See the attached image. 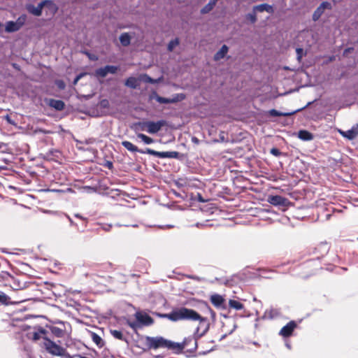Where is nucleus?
<instances>
[{"instance_id":"e433bc0d","label":"nucleus","mask_w":358,"mask_h":358,"mask_svg":"<svg viewBox=\"0 0 358 358\" xmlns=\"http://www.w3.org/2000/svg\"><path fill=\"white\" fill-rule=\"evenodd\" d=\"M270 153L275 157H279L282 155L280 150L276 148H273L270 150Z\"/></svg>"},{"instance_id":"f8f14e48","label":"nucleus","mask_w":358,"mask_h":358,"mask_svg":"<svg viewBox=\"0 0 358 358\" xmlns=\"http://www.w3.org/2000/svg\"><path fill=\"white\" fill-rule=\"evenodd\" d=\"M210 300L212 304L217 308L224 309L226 308L224 304L225 300L224 297L218 294H214L211 295Z\"/></svg>"},{"instance_id":"c03bdc74","label":"nucleus","mask_w":358,"mask_h":358,"mask_svg":"<svg viewBox=\"0 0 358 358\" xmlns=\"http://www.w3.org/2000/svg\"><path fill=\"white\" fill-rule=\"evenodd\" d=\"M320 248L324 249V250L327 252L329 250V247L327 243H322L320 245Z\"/></svg>"},{"instance_id":"5701e85b","label":"nucleus","mask_w":358,"mask_h":358,"mask_svg":"<svg viewBox=\"0 0 358 358\" xmlns=\"http://www.w3.org/2000/svg\"><path fill=\"white\" fill-rule=\"evenodd\" d=\"M125 85L130 88L136 89L138 85V80L134 77H129L126 80Z\"/></svg>"},{"instance_id":"3c124183","label":"nucleus","mask_w":358,"mask_h":358,"mask_svg":"<svg viewBox=\"0 0 358 358\" xmlns=\"http://www.w3.org/2000/svg\"><path fill=\"white\" fill-rule=\"evenodd\" d=\"M353 48H348V49H345V51H344V55L347 54L348 52H349L351 50H352Z\"/></svg>"},{"instance_id":"58836bf2","label":"nucleus","mask_w":358,"mask_h":358,"mask_svg":"<svg viewBox=\"0 0 358 358\" xmlns=\"http://www.w3.org/2000/svg\"><path fill=\"white\" fill-rule=\"evenodd\" d=\"M208 310L209 313L210 314L212 320L215 321V318H216L215 313L209 307L208 308Z\"/></svg>"},{"instance_id":"4be33fe9","label":"nucleus","mask_w":358,"mask_h":358,"mask_svg":"<svg viewBox=\"0 0 358 358\" xmlns=\"http://www.w3.org/2000/svg\"><path fill=\"white\" fill-rule=\"evenodd\" d=\"M217 2V0H210L208 3H207L201 10V13L202 14H206L208 13L210 11H211L214 6H215V3Z\"/></svg>"},{"instance_id":"f3484780","label":"nucleus","mask_w":358,"mask_h":358,"mask_svg":"<svg viewBox=\"0 0 358 358\" xmlns=\"http://www.w3.org/2000/svg\"><path fill=\"white\" fill-rule=\"evenodd\" d=\"M49 106L57 110H62L65 107V104L63 101L57 99H50L49 101Z\"/></svg>"},{"instance_id":"79ce46f5","label":"nucleus","mask_w":358,"mask_h":358,"mask_svg":"<svg viewBox=\"0 0 358 358\" xmlns=\"http://www.w3.org/2000/svg\"><path fill=\"white\" fill-rule=\"evenodd\" d=\"M57 85L59 87V88L60 89H64L65 87V84L63 81L62 80H58L57 81Z\"/></svg>"},{"instance_id":"4c0bfd02","label":"nucleus","mask_w":358,"mask_h":358,"mask_svg":"<svg viewBox=\"0 0 358 358\" xmlns=\"http://www.w3.org/2000/svg\"><path fill=\"white\" fill-rule=\"evenodd\" d=\"M296 52L297 55V59L300 61L303 56V49L300 48H296Z\"/></svg>"},{"instance_id":"f03ea898","label":"nucleus","mask_w":358,"mask_h":358,"mask_svg":"<svg viewBox=\"0 0 358 358\" xmlns=\"http://www.w3.org/2000/svg\"><path fill=\"white\" fill-rule=\"evenodd\" d=\"M189 341H193V339L189 338L182 343H175L162 336L145 337L146 345L149 349L166 348L176 352H181Z\"/></svg>"},{"instance_id":"37998d69","label":"nucleus","mask_w":358,"mask_h":358,"mask_svg":"<svg viewBox=\"0 0 358 358\" xmlns=\"http://www.w3.org/2000/svg\"><path fill=\"white\" fill-rule=\"evenodd\" d=\"M66 217H67V219L69 220V222H70V224L71 226H75V227H78V224H76L73 220L68 215H66Z\"/></svg>"},{"instance_id":"a211bd4d","label":"nucleus","mask_w":358,"mask_h":358,"mask_svg":"<svg viewBox=\"0 0 358 358\" xmlns=\"http://www.w3.org/2000/svg\"><path fill=\"white\" fill-rule=\"evenodd\" d=\"M20 28L14 21H8L6 24L5 30L8 33L15 32L20 30Z\"/></svg>"},{"instance_id":"de8ad7c7","label":"nucleus","mask_w":358,"mask_h":358,"mask_svg":"<svg viewBox=\"0 0 358 358\" xmlns=\"http://www.w3.org/2000/svg\"><path fill=\"white\" fill-rule=\"evenodd\" d=\"M192 141L193 143H199V140H198V138H196V137H193V138H192Z\"/></svg>"},{"instance_id":"473e14b6","label":"nucleus","mask_w":358,"mask_h":358,"mask_svg":"<svg viewBox=\"0 0 358 358\" xmlns=\"http://www.w3.org/2000/svg\"><path fill=\"white\" fill-rule=\"evenodd\" d=\"M256 13L257 12H255L252 10V13H248L246 15H245V18L250 22V23L252 24H254L257 21V16H256Z\"/></svg>"},{"instance_id":"f704fd0d","label":"nucleus","mask_w":358,"mask_h":358,"mask_svg":"<svg viewBox=\"0 0 358 358\" xmlns=\"http://www.w3.org/2000/svg\"><path fill=\"white\" fill-rule=\"evenodd\" d=\"M179 44V41L178 38L171 40L168 44V50L169 51H172L175 47H176Z\"/></svg>"},{"instance_id":"7ed1b4c3","label":"nucleus","mask_w":358,"mask_h":358,"mask_svg":"<svg viewBox=\"0 0 358 358\" xmlns=\"http://www.w3.org/2000/svg\"><path fill=\"white\" fill-rule=\"evenodd\" d=\"M122 145L124 148L131 152H140L142 154H148L159 158H171L177 159L179 157L180 153L176 151L170 152H158L150 148H147L145 151L138 150L137 146L134 145L129 141H124L122 142Z\"/></svg>"},{"instance_id":"dca6fc26","label":"nucleus","mask_w":358,"mask_h":358,"mask_svg":"<svg viewBox=\"0 0 358 358\" xmlns=\"http://www.w3.org/2000/svg\"><path fill=\"white\" fill-rule=\"evenodd\" d=\"M189 338H192V339H193V341H187V345H185V346L183 348V349L187 348L190 345V344L192 343V345L191 346V348H188V350H189V351L196 350V349L197 348V340L199 338H198L196 336V335L194 334V336H189L188 338H185L182 342H184L185 340L189 339Z\"/></svg>"},{"instance_id":"2eb2a0df","label":"nucleus","mask_w":358,"mask_h":358,"mask_svg":"<svg viewBox=\"0 0 358 358\" xmlns=\"http://www.w3.org/2000/svg\"><path fill=\"white\" fill-rule=\"evenodd\" d=\"M253 11L255 12H267L268 13H273L274 10L272 6L267 3H262L253 7Z\"/></svg>"},{"instance_id":"a19ab883","label":"nucleus","mask_w":358,"mask_h":358,"mask_svg":"<svg viewBox=\"0 0 358 358\" xmlns=\"http://www.w3.org/2000/svg\"><path fill=\"white\" fill-rule=\"evenodd\" d=\"M273 311V310H266L265 317L272 319L273 317V315L272 314Z\"/></svg>"},{"instance_id":"603ef678","label":"nucleus","mask_w":358,"mask_h":358,"mask_svg":"<svg viewBox=\"0 0 358 358\" xmlns=\"http://www.w3.org/2000/svg\"><path fill=\"white\" fill-rule=\"evenodd\" d=\"M5 169H6V166H0V171H2V170H5Z\"/></svg>"},{"instance_id":"4468645a","label":"nucleus","mask_w":358,"mask_h":358,"mask_svg":"<svg viewBox=\"0 0 358 358\" xmlns=\"http://www.w3.org/2000/svg\"><path fill=\"white\" fill-rule=\"evenodd\" d=\"M339 133L342 136L349 139L352 140L358 136V124H356L352 126L350 129L347 131H339Z\"/></svg>"},{"instance_id":"aec40b11","label":"nucleus","mask_w":358,"mask_h":358,"mask_svg":"<svg viewBox=\"0 0 358 358\" xmlns=\"http://www.w3.org/2000/svg\"><path fill=\"white\" fill-rule=\"evenodd\" d=\"M228 47L226 45H223L220 50L215 55L214 59L217 61L225 57L228 52Z\"/></svg>"},{"instance_id":"72a5a7b5","label":"nucleus","mask_w":358,"mask_h":358,"mask_svg":"<svg viewBox=\"0 0 358 358\" xmlns=\"http://www.w3.org/2000/svg\"><path fill=\"white\" fill-rule=\"evenodd\" d=\"M27 20V15L23 14L21 15L15 21L17 25L21 28L25 23Z\"/></svg>"},{"instance_id":"49530a36","label":"nucleus","mask_w":358,"mask_h":358,"mask_svg":"<svg viewBox=\"0 0 358 358\" xmlns=\"http://www.w3.org/2000/svg\"><path fill=\"white\" fill-rule=\"evenodd\" d=\"M111 227H112V226L110 224H105L103 226L102 228L104 231H108L110 229Z\"/></svg>"},{"instance_id":"6e6d98bb","label":"nucleus","mask_w":358,"mask_h":358,"mask_svg":"<svg viewBox=\"0 0 358 358\" xmlns=\"http://www.w3.org/2000/svg\"><path fill=\"white\" fill-rule=\"evenodd\" d=\"M13 66L14 68L17 69V65L16 64H13Z\"/></svg>"},{"instance_id":"bb28decb","label":"nucleus","mask_w":358,"mask_h":358,"mask_svg":"<svg viewBox=\"0 0 358 358\" xmlns=\"http://www.w3.org/2000/svg\"><path fill=\"white\" fill-rule=\"evenodd\" d=\"M45 334H46V331L45 329H43V328H41L37 331L34 332L32 338L34 341L39 340L41 338H43L45 339V338H46L45 337Z\"/></svg>"},{"instance_id":"f257e3e1","label":"nucleus","mask_w":358,"mask_h":358,"mask_svg":"<svg viewBox=\"0 0 358 358\" xmlns=\"http://www.w3.org/2000/svg\"><path fill=\"white\" fill-rule=\"evenodd\" d=\"M158 316L169 319L172 322L180 320L199 321V326L194 332L198 338L205 335L210 328V322L207 317H202L194 310L185 307L175 308L169 313H159Z\"/></svg>"},{"instance_id":"6ab92c4d","label":"nucleus","mask_w":358,"mask_h":358,"mask_svg":"<svg viewBox=\"0 0 358 358\" xmlns=\"http://www.w3.org/2000/svg\"><path fill=\"white\" fill-rule=\"evenodd\" d=\"M90 337L92 341L99 347L102 348L104 345L103 340L97 334L90 332Z\"/></svg>"},{"instance_id":"b1692460","label":"nucleus","mask_w":358,"mask_h":358,"mask_svg":"<svg viewBox=\"0 0 358 358\" xmlns=\"http://www.w3.org/2000/svg\"><path fill=\"white\" fill-rule=\"evenodd\" d=\"M229 308L237 310H242L244 308V306L243 303H241V302H239L236 300H234V299H230L229 301Z\"/></svg>"},{"instance_id":"a18cd8bd","label":"nucleus","mask_w":358,"mask_h":358,"mask_svg":"<svg viewBox=\"0 0 358 358\" xmlns=\"http://www.w3.org/2000/svg\"><path fill=\"white\" fill-rule=\"evenodd\" d=\"M84 76V73H80L78 75L76 78L74 79L73 83L76 84L78 81Z\"/></svg>"},{"instance_id":"c85d7f7f","label":"nucleus","mask_w":358,"mask_h":358,"mask_svg":"<svg viewBox=\"0 0 358 358\" xmlns=\"http://www.w3.org/2000/svg\"><path fill=\"white\" fill-rule=\"evenodd\" d=\"M137 137L141 139L143 141V143L147 145L151 144L154 142V140L152 138L141 133L138 134Z\"/></svg>"},{"instance_id":"ea45409f","label":"nucleus","mask_w":358,"mask_h":358,"mask_svg":"<svg viewBox=\"0 0 358 358\" xmlns=\"http://www.w3.org/2000/svg\"><path fill=\"white\" fill-rule=\"evenodd\" d=\"M74 216H75L76 217H77V218H79V219H80V220H83V222H84V226H85V227H86V225H87V219H86V218L83 217L81 215H80V214H78V213L75 214V215H74Z\"/></svg>"},{"instance_id":"4d7b16f0","label":"nucleus","mask_w":358,"mask_h":358,"mask_svg":"<svg viewBox=\"0 0 358 358\" xmlns=\"http://www.w3.org/2000/svg\"><path fill=\"white\" fill-rule=\"evenodd\" d=\"M16 289H20V286H19V285H17V287H16Z\"/></svg>"},{"instance_id":"9d476101","label":"nucleus","mask_w":358,"mask_h":358,"mask_svg":"<svg viewBox=\"0 0 358 358\" xmlns=\"http://www.w3.org/2000/svg\"><path fill=\"white\" fill-rule=\"evenodd\" d=\"M296 326V323L294 321H290L281 329L279 334L283 337H289L292 335Z\"/></svg>"},{"instance_id":"20e7f679","label":"nucleus","mask_w":358,"mask_h":358,"mask_svg":"<svg viewBox=\"0 0 358 358\" xmlns=\"http://www.w3.org/2000/svg\"><path fill=\"white\" fill-rule=\"evenodd\" d=\"M136 321H127V324L129 325L135 331L143 326H150L153 324V319L147 313L143 312H136L135 313Z\"/></svg>"},{"instance_id":"c756f323","label":"nucleus","mask_w":358,"mask_h":358,"mask_svg":"<svg viewBox=\"0 0 358 358\" xmlns=\"http://www.w3.org/2000/svg\"><path fill=\"white\" fill-rule=\"evenodd\" d=\"M293 113H280V112L278 111L275 109H271L269 110V114L273 117L287 116V115H292Z\"/></svg>"},{"instance_id":"09e8293b","label":"nucleus","mask_w":358,"mask_h":358,"mask_svg":"<svg viewBox=\"0 0 358 358\" xmlns=\"http://www.w3.org/2000/svg\"><path fill=\"white\" fill-rule=\"evenodd\" d=\"M107 103H108V101H106V100H103V101H101V105H102L103 107H106Z\"/></svg>"},{"instance_id":"0eeeda50","label":"nucleus","mask_w":358,"mask_h":358,"mask_svg":"<svg viewBox=\"0 0 358 358\" xmlns=\"http://www.w3.org/2000/svg\"><path fill=\"white\" fill-rule=\"evenodd\" d=\"M118 67L116 66L106 65L104 67H101L95 71V76L97 77L104 78L108 73H116Z\"/></svg>"},{"instance_id":"c9c22d12","label":"nucleus","mask_w":358,"mask_h":358,"mask_svg":"<svg viewBox=\"0 0 358 358\" xmlns=\"http://www.w3.org/2000/svg\"><path fill=\"white\" fill-rule=\"evenodd\" d=\"M143 78H144V79H143L144 81L146 83H151V84H156L157 83V80L152 78L151 77H150L148 75H144Z\"/></svg>"},{"instance_id":"9b49d317","label":"nucleus","mask_w":358,"mask_h":358,"mask_svg":"<svg viewBox=\"0 0 358 358\" xmlns=\"http://www.w3.org/2000/svg\"><path fill=\"white\" fill-rule=\"evenodd\" d=\"M268 201L273 206H286L288 203V199L279 195L270 196L268 198Z\"/></svg>"},{"instance_id":"8fccbe9b","label":"nucleus","mask_w":358,"mask_h":358,"mask_svg":"<svg viewBox=\"0 0 358 358\" xmlns=\"http://www.w3.org/2000/svg\"><path fill=\"white\" fill-rule=\"evenodd\" d=\"M107 166L108 168H112L113 167V163L110 162H107Z\"/></svg>"},{"instance_id":"393cba45","label":"nucleus","mask_w":358,"mask_h":358,"mask_svg":"<svg viewBox=\"0 0 358 358\" xmlns=\"http://www.w3.org/2000/svg\"><path fill=\"white\" fill-rule=\"evenodd\" d=\"M130 41V36L127 33H123L120 36V41L123 46L129 45Z\"/></svg>"},{"instance_id":"13d9d810","label":"nucleus","mask_w":358,"mask_h":358,"mask_svg":"<svg viewBox=\"0 0 358 358\" xmlns=\"http://www.w3.org/2000/svg\"><path fill=\"white\" fill-rule=\"evenodd\" d=\"M287 347L290 348V345L289 344H287Z\"/></svg>"},{"instance_id":"7c9ffc66","label":"nucleus","mask_w":358,"mask_h":358,"mask_svg":"<svg viewBox=\"0 0 358 358\" xmlns=\"http://www.w3.org/2000/svg\"><path fill=\"white\" fill-rule=\"evenodd\" d=\"M51 331L55 336L59 338L62 337L64 334V331L57 327H52Z\"/></svg>"},{"instance_id":"bf43d9fd","label":"nucleus","mask_w":358,"mask_h":358,"mask_svg":"<svg viewBox=\"0 0 358 358\" xmlns=\"http://www.w3.org/2000/svg\"><path fill=\"white\" fill-rule=\"evenodd\" d=\"M7 117V120H8V121H10V120H9V117H8V115H7V117Z\"/></svg>"},{"instance_id":"cd10ccee","label":"nucleus","mask_w":358,"mask_h":358,"mask_svg":"<svg viewBox=\"0 0 358 358\" xmlns=\"http://www.w3.org/2000/svg\"><path fill=\"white\" fill-rule=\"evenodd\" d=\"M148 121L147 122H138L134 124L135 131H146L148 128Z\"/></svg>"},{"instance_id":"1a4fd4ad","label":"nucleus","mask_w":358,"mask_h":358,"mask_svg":"<svg viewBox=\"0 0 358 358\" xmlns=\"http://www.w3.org/2000/svg\"><path fill=\"white\" fill-rule=\"evenodd\" d=\"M331 8L332 6L329 2H322L313 14V21H317L321 17V15L324 13L325 9L331 10Z\"/></svg>"},{"instance_id":"39448f33","label":"nucleus","mask_w":358,"mask_h":358,"mask_svg":"<svg viewBox=\"0 0 358 358\" xmlns=\"http://www.w3.org/2000/svg\"><path fill=\"white\" fill-rule=\"evenodd\" d=\"M43 346L45 347L47 351L55 355H62L63 351L62 348H61L59 345H57L55 343L48 338H45V341L43 342Z\"/></svg>"},{"instance_id":"2f4dec72","label":"nucleus","mask_w":358,"mask_h":358,"mask_svg":"<svg viewBox=\"0 0 358 358\" xmlns=\"http://www.w3.org/2000/svg\"><path fill=\"white\" fill-rule=\"evenodd\" d=\"M10 303V297L5 293L0 292V304L8 305Z\"/></svg>"},{"instance_id":"864d4df0","label":"nucleus","mask_w":358,"mask_h":358,"mask_svg":"<svg viewBox=\"0 0 358 358\" xmlns=\"http://www.w3.org/2000/svg\"><path fill=\"white\" fill-rule=\"evenodd\" d=\"M3 161L4 162V163H5L6 164H7L8 163V162H9V161H8V160H7L6 159H3Z\"/></svg>"},{"instance_id":"6e6552de","label":"nucleus","mask_w":358,"mask_h":358,"mask_svg":"<svg viewBox=\"0 0 358 358\" xmlns=\"http://www.w3.org/2000/svg\"><path fill=\"white\" fill-rule=\"evenodd\" d=\"M165 120H159L157 122L148 121V128L146 131L149 134H156L161 130V129L165 126Z\"/></svg>"},{"instance_id":"423d86ee","label":"nucleus","mask_w":358,"mask_h":358,"mask_svg":"<svg viewBox=\"0 0 358 358\" xmlns=\"http://www.w3.org/2000/svg\"><path fill=\"white\" fill-rule=\"evenodd\" d=\"M154 97L156 101L160 103H173L183 100L185 99V95L183 94H175L173 98H165L160 96L155 93Z\"/></svg>"},{"instance_id":"5fc2aeb1","label":"nucleus","mask_w":358,"mask_h":358,"mask_svg":"<svg viewBox=\"0 0 358 358\" xmlns=\"http://www.w3.org/2000/svg\"><path fill=\"white\" fill-rule=\"evenodd\" d=\"M78 358H88V357H84V356H81V355H78Z\"/></svg>"},{"instance_id":"412c9836","label":"nucleus","mask_w":358,"mask_h":358,"mask_svg":"<svg viewBox=\"0 0 358 358\" xmlns=\"http://www.w3.org/2000/svg\"><path fill=\"white\" fill-rule=\"evenodd\" d=\"M298 136L300 139L303 141H310L313 138V134L306 130L299 131Z\"/></svg>"},{"instance_id":"a878e982","label":"nucleus","mask_w":358,"mask_h":358,"mask_svg":"<svg viewBox=\"0 0 358 358\" xmlns=\"http://www.w3.org/2000/svg\"><path fill=\"white\" fill-rule=\"evenodd\" d=\"M110 333L116 339L125 341H127V338L124 337L121 331L110 329Z\"/></svg>"},{"instance_id":"ddd939ff","label":"nucleus","mask_w":358,"mask_h":358,"mask_svg":"<svg viewBox=\"0 0 358 358\" xmlns=\"http://www.w3.org/2000/svg\"><path fill=\"white\" fill-rule=\"evenodd\" d=\"M48 2V1H41L40 3L38 4L36 7L34 6V5L29 4L27 6V10L29 11V13H31L35 16H40L42 14V10L43 8V6Z\"/></svg>"}]
</instances>
